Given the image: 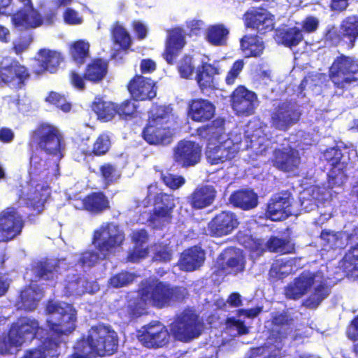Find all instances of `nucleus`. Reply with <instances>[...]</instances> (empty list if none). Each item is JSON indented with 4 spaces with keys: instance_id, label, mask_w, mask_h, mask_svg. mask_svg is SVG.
<instances>
[{
    "instance_id": "c03bdc74",
    "label": "nucleus",
    "mask_w": 358,
    "mask_h": 358,
    "mask_svg": "<svg viewBox=\"0 0 358 358\" xmlns=\"http://www.w3.org/2000/svg\"><path fill=\"white\" fill-rule=\"evenodd\" d=\"M108 65L102 59L96 58L89 63L84 71V78L92 83L101 82L106 76Z\"/></svg>"
},
{
    "instance_id": "0e129e2a",
    "label": "nucleus",
    "mask_w": 358,
    "mask_h": 358,
    "mask_svg": "<svg viewBox=\"0 0 358 358\" xmlns=\"http://www.w3.org/2000/svg\"><path fill=\"white\" fill-rule=\"evenodd\" d=\"M148 305V303H144L138 296L137 301L128 306V313L131 318L138 317L145 313L147 306Z\"/></svg>"
},
{
    "instance_id": "f704fd0d",
    "label": "nucleus",
    "mask_w": 358,
    "mask_h": 358,
    "mask_svg": "<svg viewBox=\"0 0 358 358\" xmlns=\"http://www.w3.org/2000/svg\"><path fill=\"white\" fill-rule=\"evenodd\" d=\"M42 24H14L20 32L17 40L13 42L12 50L19 55L26 51L34 40L32 30Z\"/></svg>"
},
{
    "instance_id": "37998d69",
    "label": "nucleus",
    "mask_w": 358,
    "mask_h": 358,
    "mask_svg": "<svg viewBox=\"0 0 358 358\" xmlns=\"http://www.w3.org/2000/svg\"><path fill=\"white\" fill-rule=\"evenodd\" d=\"M266 248L271 252L281 255L295 253V243L289 236L280 238L271 236L266 243Z\"/></svg>"
},
{
    "instance_id": "c9c22d12",
    "label": "nucleus",
    "mask_w": 358,
    "mask_h": 358,
    "mask_svg": "<svg viewBox=\"0 0 358 358\" xmlns=\"http://www.w3.org/2000/svg\"><path fill=\"white\" fill-rule=\"evenodd\" d=\"M230 203L243 210H250L258 205V195L253 189H241L233 192L229 196Z\"/></svg>"
},
{
    "instance_id": "e2e57ef3",
    "label": "nucleus",
    "mask_w": 358,
    "mask_h": 358,
    "mask_svg": "<svg viewBox=\"0 0 358 358\" xmlns=\"http://www.w3.org/2000/svg\"><path fill=\"white\" fill-rule=\"evenodd\" d=\"M177 69L181 78H189L194 71L192 57L188 55L183 56L178 62Z\"/></svg>"
},
{
    "instance_id": "de8ad7c7",
    "label": "nucleus",
    "mask_w": 358,
    "mask_h": 358,
    "mask_svg": "<svg viewBox=\"0 0 358 358\" xmlns=\"http://www.w3.org/2000/svg\"><path fill=\"white\" fill-rule=\"evenodd\" d=\"M133 98L127 99L120 103H116L117 115L120 120L131 121L140 117L139 104Z\"/></svg>"
},
{
    "instance_id": "9b49d317",
    "label": "nucleus",
    "mask_w": 358,
    "mask_h": 358,
    "mask_svg": "<svg viewBox=\"0 0 358 358\" xmlns=\"http://www.w3.org/2000/svg\"><path fill=\"white\" fill-rule=\"evenodd\" d=\"M32 142L46 154L61 157L64 149L63 136L52 124L41 123L30 133Z\"/></svg>"
},
{
    "instance_id": "aec40b11",
    "label": "nucleus",
    "mask_w": 358,
    "mask_h": 358,
    "mask_svg": "<svg viewBox=\"0 0 358 358\" xmlns=\"http://www.w3.org/2000/svg\"><path fill=\"white\" fill-rule=\"evenodd\" d=\"M141 343L148 348H160L169 343L170 332L167 328L159 324H149L143 326L137 335Z\"/></svg>"
},
{
    "instance_id": "6ab92c4d",
    "label": "nucleus",
    "mask_w": 358,
    "mask_h": 358,
    "mask_svg": "<svg viewBox=\"0 0 358 358\" xmlns=\"http://www.w3.org/2000/svg\"><path fill=\"white\" fill-rule=\"evenodd\" d=\"M358 38V24H341L340 26L329 25L324 34L323 39L330 46H337L344 39H347L349 49L355 46Z\"/></svg>"
},
{
    "instance_id": "338daca9",
    "label": "nucleus",
    "mask_w": 358,
    "mask_h": 358,
    "mask_svg": "<svg viewBox=\"0 0 358 358\" xmlns=\"http://www.w3.org/2000/svg\"><path fill=\"white\" fill-rule=\"evenodd\" d=\"M275 24H245L246 30L250 29L255 33L252 35L264 36L274 30Z\"/></svg>"
},
{
    "instance_id": "2f4dec72",
    "label": "nucleus",
    "mask_w": 358,
    "mask_h": 358,
    "mask_svg": "<svg viewBox=\"0 0 358 358\" xmlns=\"http://www.w3.org/2000/svg\"><path fill=\"white\" fill-rule=\"evenodd\" d=\"M82 209L92 215H99L110 208V201L103 192H92L81 200Z\"/></svg>"
},
{
    "instance_id": "a878e982",
    "label": "nucleus",
    "mask_w": 358,
    "mask_h": 358,
    "mask_svg": "<svg viewBox=\"0 0 358 358\" xmlns=\"http://www.w3.org/2000/svg\"><path fill=\"white\" fill-rule=\"evenodd\" d=\"M166 32L165 48L162 56L169 64L173 65L186 44L185 36L187 34L183 29L179 27L169 29Z\"/></svg>"
},
{
    "instance_id": "603ef678",
    "label": "nucleus",
    "mask_w": 358,
    "mask_h": 358,
    "mask_svg": "<svg viewBox=\"0 0 358 358\" xmlns=\"http://www.w3.org/2000/svg\"><path fill=\"white\" fill-rule=\"evenodd\" d=\"M292 259H277L270 268L269 275L273 278L283 279L292 273Z\"/></svg>"
},
{
    "instance_id": "4c0bfd02",
    "label": "nucleus",
    "mask_w": 358,
    "mask_h": 358,
    "mask_svg": "<svg viewBox=\"0 0 358 358\" xmlns=\"http://www.w3.org/2000/svg\"><path fill=\"white\" fill-rule=\"evenodd\" d=\"M23 6L13 12L11 22H43L39 12L34 7L31 0H18Z\"/></svg>"
},
{
    "instance_id": "ddd939ff",
    "label": "nucleus",
    "mask_w": 358,
    "mask_h": 358,
    "mask_svg": "<svg viewBox=\"0 0 358 358\" xmlns=\"http://www.w3.org/2000/svg\"><path fill=\"white\" fill-rule=\"evenodd\" d=\"M201 327L199 316L196 313L185 310L171 324L170 330L176 340L189 342L200 336Z\"/></svg>"
},
{
    "instance_id": "5701e85b",
    "label": "nucleus",
    "mask_w": 358,
    "mask_h": 358,
    "mask_svg": "<svg viewBox=\"0 0 358 358\" xmlns=\"http://www.w3.org/2000/svg\"><path fill=\"white\" fill-rule=\"evenodd\" d=\"M293 197L288 191H282L271 197L266 206L265 214L273 221H281L292 215L291 206Z\"/></svg>"
},
{
    "instance_id": "473e14b6",
    "label": "nucleus",
    "mask_w": 358,
    "mask_h": 358,
    "mask_svg": "<svg viewBox=\"0 0 358 358\" xmlns=\"http://www.w3.org/2000/svg\"><path fill=\"white\" fill-rule=\"evenodd\" d=\"M273 38L278 45L292 48L302 41L303 36L299 28L288 27L286 24H281L274 30Z\"/></svg>"
},
{
    "instance_id": "ea45409f",
    "label": "nucleus",
    "mask_w": 358,
    "mask_h": 358,
    "mask_svg": "<svg viewBox=\"0 0 358 358\" xmlns=\"http://www.w3.org/2000/svg\"><path fill=\"white\" fill-rule=\"evenodd\" d=\"M240 48L246 58L259 57L265 46L257 35L245 34L240 40Z\"/></svg>"
},
{
    "instance_id": "13d9d810",
    "label": "nucleus",
    "mask_w": 358,
    "mask_h": 358,
    "mask_svg": "<svg viewBox=\"0 0 358 358\" xmlns=\"http://www.w3.org/2000/svg\"><path fill=\"white\" fill-rule=\"evenodd\" d=\"M45 102L53 105L64 113H68L71 109V104L67 101L66 96L60 93L51 91L45 99Z\"/></svg>"
},
{
    "instance_id": "b1692460",
    "label": "nucleus",
    "mask_w": 358,
    "mask_h": 358,
    "mask_svg": "<svg viewBox=\"0 0 358 358\" xmlns=\"http://www.w3.org/2000/svg\"><path fill=\"white\" fill-rule=\"evenodd\" d=\"M301 162L299 152L294 148L287 146L275 148L273 152V166L284 173L296 171Z\"/></svg>"
},
{
    "instance_id": "c85d7f7f",
    "label": "nucleus",
    "mask_w": 358,
    "mask_h": 358,
    "mask_svg": "<svg viewBox=\"0 0 358 358\" xmlns=\"http://www.w3.org/2000/svg\"><path fill=\"white\" fill-rule=\"evenodd\" d=\"M225 132V119L217 117L210 122L202 124L195 129V135L201 140L207 141V145H213L220 141Z\"/></svg>"
},
{
    "instance_id": "0eeeda50",
    "label": "nucleus",
    "mask_w": 358,
    "mask_h": 358,
    "mask_svg": "<svg viewBox=\"0 0 358 358\" xmlns=\"http://www.w3.org/2000/svg\"><path fill=\"white\" fill-rule=\"evenodd\" d=\"M171 108L167 106H153L141 131L143 139L151 145H166L173 141V133L167 125Z\"/></svg>"
},
{
    "instance_id": "f8f14e48",
    "label": "nucleus",
    "mask_w": 358,
    "mask_h": 358,
    "mask_svg": "<svg viewBox=\"0 0 358 358\" xmlns=\"http://www.w3.org/2000/svg\"><path fill=\"white\" fill-rule=\"evenodd\" d=\"M30 78L31 72L28 67L16 58H6L0 63V87L8 85L22 90Z\"/></svg>"
},
{
    "instance_id": "774afa93",
    "label": "nucleus",
    "mask_w": 358,
    "mask_h": 358,
    "mask_svg": "<svg viewBox=\"0 0 358 358\" xmlns=\"http://www.w3.org/2000/svg\"><path fill=\"white\" fill-rule=\"evenodd\" d=\"M347 337L352 341H358V315L350 321L346 331Z\"/></svg>"
},
{
    "instance_id": "f257e3e1",
    "label": "nucleus",
    "mask_w": 358,
    "mask_h": 358,
    "mask_svg": "<svg viewBox=\"0 0 358 358\" xmlns=\"http://www.w3.org/2000/svg\"><path fill=\"white\" fill-rule=\"evenodd\" d=\"M50 316L46 320L48 336L37 348L44 358H57L62 337L71 334L76 327L77 312L71 304L49 301L45 308Z\"/></svg>"
},
{
    "instance_id": "09e8293b",
    "label": "nucleus",
    "mask_w": 358,
    "mask_h": 358,
    "mask_svg": "<svg viewBox=\"0 0 358 358\" xmlns=\"http://www.w3.org/2000/svg\"><path fill=\"white\" fill-rule=\"evenodd\" d=\"M331 293V287L327 282L317 285L313 292L304 300L303 305L307 308L315 309L328 297Z\"/></svg>"
},
{
    "instance_id": "680f3d73",
    "label": "nucleus",
    "mask_w": 358,
    "mask_h": 358,
    "mask_svg": "<svg viewBox=\"0 0 358 358\" xmlns=\"http://www.w3.org/2000/svg\"><path fill=\"white\" fill-rule=\"evenodd\" d=\"M160 179L164 185L171 190H176L185 183V179L182 176L159 171Z\"/></svg>"
},
{
    "instance_id": "4d7b16f0",
    "label": "nucleus",
    "mask_w": 358,
    "mask_h": 358,
    "mask_svg": "<svg viewBox=\"0 0 358 358\" xmlns=\"http://www.w3.org/2000/svg\"><path fill=\"white\" fill-rule=\"evenodd\" d=\"M110 141L108 136L106 134H100L93 143L92 150L85 152L86 156H103L110 150Z\"/></svg>"
},
{
    "instance_id": "a18cd8bd",
    "label": "nucleus",
    "mask_w": 358,
    "mask_h": 358,
    "mask_svg": "<svg viewBox=\"0 0 358 358\" xmlns=\"http://www.w3.org/2000/svg\"><path fill=\"white\" fill-rule=\"evenodd\" d=\"M229 30L223 24L210 25L206 31V40L215 46L225 45L227 43Z\"/></svg>"
},
{
    "instance_id": "69168bd1",
    "label": "nucleus",
    "mask_w": 358,
    "mask_h": 358,
    "mask_svg": "<svg viewBox=\"0 0 358 358\" xmlns=\"http://www.w3.org/2000/svg\"><path fill=\"white\" fill-rule=\"evenodd\" d=\"M244 66L243 59H238L234 62L230 70L228 71L225 78V81L227 85H233L235 80L238 76Z\"/></svg>"
},
{
    "instance_id": "6e6552de",
    "label": "nucleus",
    "mask_w": 358,
    "mask_h": 358,
    "mask_svg": "<svg viewBox=\"0 0 358 358\" xmlns=\"http://www.w3.org/2000/svg\"><path fill=\"white\" fill-rule=\"evenodd\" d=\"M328 77L333 83L335 94L343 95L358 83V61L352 57L339 55L329 66Z\"/></svg>"
},
{
    "instance_id": "f03ea898",
    "label": "nucleus",
    "mask_w": 358,
    "mask_h": 358,
    "mask_svg": "<svg viewBox=\"0 0 358 358\" xmlns=\"http://www.w3.org/2000/svg\"><path fill=\"white\" fill-rule=\"evenodd\" d=\"M124 240V233L117 224L103 223L93 231L92 244L96 251L83 252L78 262L83 267L91 268L99 261L113 255L122 247Z\"/></svg>"
},
{
    "instance_id": "20e7f679",
    "label": "nucleus",
    "mask_w": 358,
    "mask_h": 358,
    "mask_svg": "<svg viewBox=\"0 0 358 358\" xmlns=\"http://www.w3.org/2000/svg\"><path fill=\"white\" fill-rule=\"evenodd\" d=\"M138 296L144 303L157 309H163L180 303L189 296L186 287L172 285L168 282L153 279L143 282Z\"/></svg>"
},
{
    "instance_id": "864d4df0",
    "label": "nucleus",
    "mask_w": 358,
    "mask_h": 358,
    "mask_svg": "<svg viewBox=\"0 0 358 358\" xmlns=\"http://www.w3.org/2000/svg\"><path fill=\"white\" fill-rule=\"evenodd\" d=\"M36 294V290L31 286L25 287L20 292V300L17 302L19 308L26 311L35 310L38 305Z\"/></svg>"
},
{
    "instance_id": "4468645a",
    "label": "nucleus",
    "mask_w": 358,
    "mask_h": 358,
    "mask_svg": "<svg viewBox=\"0 0 358 358\" xmlns=\"http://www.w3.org/2000/svg\"><path fill=\"white\" fill-rule=\"evenodd\" d=\"M342 157L341 150L336 147L327 149L322 155V160L329 166L327 181L331 188L342 186L348 179L345 173L348 163L342 162Z\"/></svg>"
},
{
    "instance_id": "5fc2aeb1",
    "label": "nucleus",
    "mask_w": 358,
    "mask_h": 358,
    "mask_svg": "<svg viewBox=\"0 0 358 358\" xmlns=\"http://www.w3.org/2000/svg\"><path fill=\"white\" fill-rule=\"evenodd\" d=\"M99 171L104 184V188L116 182L121 177V174L116 166L110 163H104L101 165Z\"/></svg>"
},
{
    "instance_id": "49530a36",
    "label": "nucleus",
    "mask_w": 358,
    "mask_h": 358,
    "mask_svg": "<svg viewBox=\"0 0 358 358\" xmlns=\"http://www.w3.org/2000/svg\"><path fill=\"white\" fill-rule=\"evenodd\" d=\"M85 285V278L80 274H68L64 280V294L67 296H81L86 292Z\"/></svg>"
},
{
    "instance_id": "bb28decb",
    "label": "nucleus",
    "mask_w": 358,
    "mask_h": 358,
    "mask_svg": "<svg viewBox=\"0 0 358 358\" xmlns=\"http://www.w3.org/2000/svg\"><path fill=\"white\" fill-rule=\"evenodd\" d=\"M316 274L309 271H303L284 289L287 299L298 300L306 294L315 283Z\"/></svg>"
},
{
    "instance_id": "3c124183",
    "label": "nucleus",
    "mask_w": 358,
    "mask_h": 358,
    "mask_svg": "<svg viewBox=\"0 0 358 358\" xmlns=\"http://www.w3.org/2000/svg\"><path fill=\"white\" fill-rule=\"evenodd\" d=\"M244 22H266L273 21L275 16L262 6L251 7L243 15Z\"/></svg>"
},
{
    "instance_id": "7ed1b4c3",
    "label": "nucleus",
    "mask_w": 358,
    "mask_h": 358,
    "mask_svg": "<svg viewBox=\"0 0 358 358\" xmlns=\"http://www.w3.org/2000/svg\"><path fill=\"white\" fill-rule=\"evenodd\" d=\"M118 347L117 333L108 326L98 324L88 331L86 338L78 340L68 358H96L114 354Z\"/></svg>"
},
{
    "instance_id": "dca6fc26",
    "label": "nucleus",
    "mask_w": 358,
    "mask_h": 358,
    "mask_svg": "<svg viewBox=\"0 0 358 358\" xmlns=\"http://www.w3.org/2000/svg\"><path fill=\"white\" fill-rule=\"evenodd\" d=\"M202 145L199 143L182 139L173 150V161L177 166L187 169L197 165L201 159Z\"/></svg>"
},
{
    "instance_id": "6e6d98bb",
    "label": "nucleus",
    "mask_w": 358,
    "mask_h": 358,
    "mask_svg": "<svg viewBox=\"0 0 358 358\" xmlns=\"http://www.w3.org/2000/svg\"><path fill=\"white\" fill-rule=\"evenodd\" d=\"M112 38L113 42L118 45L122 50H127L131 44V39L129 34L122 26L117 24L112 29Z\"/></svg>"
},
{
    "instance_id": "a211bd4d",
    "label": "nucleus",
    "mask_w": 358,
    "mask_h": 358,
    "mask_svg": "<svg viewBox=\"0 0 358 358\" xmlns=\"http://www.w3.org/2000/svg\"><path fill=\"white\" fill-rule=\"evenodd\" d=\"M231 106L239 117H248L255 112L257 103V94L243 85L238 86L231 93Z\"/></svg>"
},
{
    "instance_id": "412c9836",
    "label": "nucleus",
    "mask_w": 358,
    "mask_h": 358,
    "mask_svg": "<svg viewBox=\"0 0 358 358\" xmlns=\"http://www.w3.org/2000/svg\"><path fill=\"white\" fill-rule=\"evenodd\" d=\"M245 261L243 256L233 248H227L217 257L215 264L217 275H237L244 271Z\"/></svg>"
},
{
    "instance_id": "79ce46f5",
    "label": "nucleus",
    "mask_w": 358,
    "mask_h": 358,
    "mask_svg": "<svg viewBox=\"0 0 358 358\" xmlns=\"http://www.w3.org/2000/svg\"><path fill=\"white\" fill-rule=\"evenodd\" d=\"M91 108L97 115V119L101 122L110 121L117 115L116 103L104 101L99 97L94 99Z\"/></svg>"
},
{
    "instance_id": "bf43d9fd",
    "label": "nucleus",
    "mask_w": 358,
    "mask_h": 358,
    "mask_svg": "<svg viewBox=\"0 0 358 358\" xmlns=\"http://www.w3.org/2000/svg\"><path fill=\"white\" fill-rule=\"evenodd\" d=\"M344 266L349 275L358 278V243L349 250Z\"/></svg>"
},
{
    "instance_id": "423d86ee",
    "label": "nucleus",
    "mask_w": 358,
    "mask_h": 358,
    "mask_svg": "<svg viewBox=\"0 0 358 358\" xmlns=\"http://www.w3.org/2000/svg\"><path fill=\"white\" fill-rule=\"evenodd\" d=\"M43 160L35 150H31L28 166L29 179L28 197L26 206L37 213H41L45 208V203L50 195V187L44 178L37 176L42 172Z\"/></svg>"
},
{
    "instance_id": "f3484780",
    "label": "nucleus",
    "mask_w": 358,
    "mask_h": 358,
    "mask_svg": "<svg viewBox=\"0 0 358 358\" xmlns=\"http://www.w3.org/2000/svg\"><path fill=\"white\" fill-rule=\"evenodd\" d=\"M24 222L17 208L9 206L0 213V236L2 241L8 242L19 236Z\"/></svg>"
},
{
    "instance_id": "e433bc0d",
    "label": "nucleus",
    "mask_w": 358,
    "mask_h": 358,
    "mask_svg": "<svg viewBox=\"0 0 358 358\" xmlns=\"http://www.w3.org/2000/svg\"><path fill=\"white\" fill-rule=\"evenodd\" d=\"M216 74H218V69L213 64L203 62L198 66L196 79L202 92L217 88L214 78Z\"/></svg>"
},
{
    "instance_id": "c756f323",
    "label": "nucleus",
    "mask_w": 358,
    "mask_h": 358,
    "mask_svg": "<svg viewBox=\"0 0 358 358\" xmlns=\"http://www.w3.org/2000/svg\"><path fill=\"white\" fill-rule=\"evenodd\" d=\"M216 196L217 191L215 187L210 185H201L193 190L187 197V201L193 209L201 210L211 206Z\"/></svg>"
},
{
    "instance_id": "a19ab883",
    "label": "nucleus",
    "mask_w": 358,
    "mask_h": 358,
    "mask_svg": "<svg viewBox=\"0 0 358 358\" xmlns=\"http://www.w3.org/2000/svg\"><path fill=\"white\" fill-rule=\"evenodd\" d=\"M33 270L34 275L39 280H56L61 274L59 264L48 259L38 261Z\"/></svg>"
},
{
    "instance_id": "39448f33",
    "label": "nucleus",
    "mask_w": 358,
    "mask_h": 358,
    "mask_svg": "<svg viewBox=\"0 0 358 358\" xmlns=\"http://www.w3.org/2000/svg\"><path fill=\"white\" fill-rule=\"evenodd\" d=\"M147 189L145 206H152L148 222L152 229L162 230L172 222L176 207V198L172 194L164 192L157 182L148 185Z\"/></svg>"
},
{
    "instance_id": "9d476101",
    "label": "nucleus",
    "mask_w": 358,
    "mask_h": 358,
    "mask_svg": "<svg viewBox=\"0 0 358 358\" xmlns=\"http://www.w3.org/2000/svg\"><path fill=\"white\" fill-rule=\"evenodd\" d=\"M40 329L37 320L20 317L11 324L7 334L0 337V353H8L12 348L21 346L26 341H31Z\"/></svg>"
},
{
    "instance_id": "4be33fe9",
    "label": "nucleus",
    "mask_w": 358,
    "mask_h": 358,
    "mask_svg": "<svg viewBox=\"0 0 358 358\" xmlns=\"http://www.w3.org/2000/svg\"><path fill=\"white\" fill-rule=\"evenodd\" d=\"M239 224L235 213L223 210L216 214L208 223V230L211 236L220 238L231 234Z\"/></svg>"
},
{
    "instance_id": "7c9ffc66",
    "label": "nucleus",
    "mask_w": 358,
    "mask_h": 358,
    "mask_svg": "<svg viewBox=\"0 0 358 358\" xmlns=\"http://www.w3.org/2000/svg\"><path fill=\"white\" fill-rule=\"evenodd\" d=\"M217 143L207 145L206 158L211 164L224 163L235 157V150L231 141H219Z\"/></svg>"
},
{
    "instance_id": "052dcab7",
    "label": "nucleus",
    "mask_w": 358,
    "mask_h": 358,
    "mask_svg": "<svg viewBox=\"0 0 358 358\" xmlns=\"http://www.w3.org/2000/svg\"><path fill=\"white\" fill-rule=\"evenodd\" d=\"M136 277L133 273L122 271L110 277L109 284L113 287L120 288L131 284Z\"/></svg>"
},
{
    "instance_id": "72a5a7b5",
    "label": "nucleus",
    "mask_w": 358,
    "mask_h": 358,
    "mask_svg": "<svg viewBox=\"0 0 358 358\" xmlns=\"http://www.w3.org/2000/svg\"><path fill=\"white\" fill-rule=\"evenodd\" d=\"M37 55L38 57L36 59L38 66L36 70L37 73L45 71L55 72L64 59L59 52L46 48L39 50Z\"/></svg>"
},
{
    "instance_id": "58836bf2",
    "label": "nucleus",
    "mask_w": 358,
    "mask_h": 358,
    "mask_svg": "<svg viewBox=\"0 0 358 358\" xmlns=\"http://www.w3.org/2000/svg\"><path fill=\"white\" fill-rule=\"evenodd\" d=\"M205 260L204 252L196 247L186 250L180 260L182 271L190 272L200 268Z\"/></svg>"
},
{
    "instance_id": "1a4fd4ad",
    "label": "nucleus",
    "mask_w": 358,
    "mask_h": 358,
    "mask_svg": "<svg viewBox=\"0 0 358 358\" xmlns=\"http://www.w3.org/2000/svg\"><path fill=\"white\" fill-rule=\"evenodd\" d=\"M271 324L270 336L262 346L270 358L280 357L284 355L285 340L296 330L294 319L287 311L275 313L271 317Z\"/></svg>"
},
{
    "instance_id": "cd10ccee",
    "label": "nucleus",
    "mask_w": 358,
    "mask_h": 358,
    "mask_svg": "<svg viewBox=\"0 0 358 358\" xmlns=\"http://www.w3.org/2000/svg\"><path fill=\"white\" fill-rule=\"evenodd\" d=\"M216 108L208 99L195 98L190 99L187 104V116L194 122H208L215 115Z\"/></svg>"
},
{
    "instance_id": "393cba45",
    "label": "nucleus",
    "mask_w": 358,
    "mask_h": 358,
    "mask_svg": "<svg viewBox=\"0 0 358 358\" xmlns=\"http://www.w3.org/2000/svg\"><path fill=\"white\" fill-rule=\"evenodd\" d=\"M127 89L134 100H152L157 96L156 83L142 75H135L127 83Z\"/></svg>"
},
{
    "instance_id": "2eb2a0df",
    "label": "nucleus",
    "mask_w": 358,
    "mask_h": 358,
    "mask_svg": "<svg viewBox=\"0 0 358 358\" xmlns=\"http://www.w3.org/2000/svg\"><path fill=\"white\" fill-rule=\"evenodd\" d=\"M301 116V112L295 103L285 101L280 103L271 112L270 123L272 127L287 131L299 122Z\"/></svg>"
},
{
    "instance_id": "8fccbe9b",
    "label": "nucleus",
    "mask_w": 358,
    "mask_h": 358,
    "mask_svg": "<svg viewBox=\"0 0 358 358\" xmlns=\"http://www.w3.org/2000/svg\"><path fill=\"white\" fill-rule=\"evenodd\" d=\"M90 43L83 39L73 41L69 45L71 59L78 65H83L90 55Z\"/></svg>"
}]
</instances>
